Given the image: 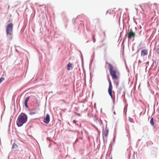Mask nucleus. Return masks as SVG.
I'll list each match as a JSON object with an SVG mask.
<instances>
[{"instance_id": "1", "label": "nucleus", "mask_w": 159, "mask_h": 159, "mask_svg": "<svg viewBox=\"0 0 159 159\" xmlns=\"http://www.w3.org/2000/svg\"><path fill=\"white\" fill-rule=\"evenodd\" d=\"M108 65L109 71L113 79H117L119 77L118 75V71L117 70L114 68L113 66L110 63L106 62Z\"/></svg>"}, {"instance_id": "8", "label": "nucleus", "mask_w": 159, "mask_h": 159, "mask_svg": "<svg viewBox=\"0 0 159 159\" xmlns=\"http://www.w3.org/2000/svg\"><path fill=\"white\" fill-rule=\"evenodd\" d=\"M103 130V135L105 137H107L108 134L109 130Z\"/></svg>"}, {"instance_id": "4", "label": "nucleus", "mask_w": 159, "mask_h": 159, "mask_svg": "<svg viewBox=\"0 0 159 159\" xmlns=\"http://www.w3.org/2000/svg\"><path fill=\"white\" fill-rule=\"evenodd\" d=\"M108 82L109 83V86L108 89V92L111 98L112 99L113 98L112 95V86L110 80H108Z\"/></svg>"}, {"instance_id": "2", "label": "nucleus", "mask_w": 159, "mask_h": 159, "mask_svg": "<svg viewBox=\"0 0 159 159\" xmlns=\"http://www.w3.org/2000/svg\"><path fill=\"white\" fill-rule=\"evenodd\" d=\"M27 117L24 113H21L18 117L16 121V124L18 127L21 126L27 121Z\"/></svg>"}, {"instance_id": "6", "label": "nucleus", "mask_w": 159, "mask_h": 159, "mask_svg": "<svg viewBox=\"0 0 159 159\" xmlns=\"http://www.w3.org/2000/svg\"><path fill=\"white\" fill-rule=\"evenodd\" d=\"M148 51L147 49L142 50L141 52V57L145 56L147 55Z\"/></svg>"}, {"instance_id": "21", "label": "nucleus", "mask_w": 159, "mask_h": 159, "mask_svg": "<svg viewBox=\"0 0 159 159\" xmlns=\"http://www.w3.org/2000/svg\"><path fill=\"white\" fill-rule=\"evenodd\" d=\"M73 122H74V123H75V120H74V121H73Z\"/></svg>"}, {"instance_id": "24", "label": "nucleus", "mask_w": 159, "mask_h": 159, "mask_svg": "<svg viewBox=\"0 0 159 159\" xmlns=\"http://www.w3.org/2000/svg\"><path fill=\"white\" fill-rule=\"evenodd\" d=\"M54 143L55 144H56V143L55 142H54Z\"/></svg>"}, {"instance_id": "9", "label": "nucleus", "mask_w": 159, "mask_h": 159, "mask_svg": "<svg viewBox=\"0 0 159 159\" xmlns=\"http://www.w3.org/2000/svg\"><path fill=\"white\" fill-rule=\"evenodd\" d=\"M150 122L151 124V125L152 126H154V119L153 118H151Z\"/></svg>"}, {"instance_id": "16", "label": "nucleus", "mask_w": 159, "mask_h": 159, "mask_svg": "<svg viewBox=\"0 0 159 159\" xmlns=\"http://www.w3.org/2000/svg\"><path fill=\"white\" fill-rule=\"evenodd\" d=\"M92 39H93V42L95 43V38L94 36H93Z\"/></svg>"}, {"instance_id": "19", "label": "nucleus", "mask_w": 159, "mask_h": 159, "mask_svg": "<svg viewBox=\"0 0 159 159\" xmlns=\"http://www.w3.org/2000/svg\"><path fill=\"white\" fill-rule=\"evenodd\" d=\"M12 37H11L10 38V40H11L12 39Z\"/></svg>"}, {"instance_id": "14", "label": "nucleus", "mask_w": 159, "mask_h": 159, "mask_svg": "<svg viewBox=\"0 0 159 159\" xmlns=\"http://www.w3.org/2000/svg\"><path fill=\"white\" fill-rule=\"evenodd\" d=\"M29 114L30 115H34V114H35L36 112H30L29 113Z\"/></svg>"}, {"instance_id": "5", "label": "nucleus", "mask_w": 159, "mask_h": 159, "mask_svg": "<svg viewBox=\"0 0 159 159\" xmlns=\"http://www.w3.org/2000/svg\"><path fill=\"white\" fill-rule=\"evenodd\" d=\"M135 36V34L133 32L132 30H130L128 32V39L130 40L132 38H134Z\"/></svg>"}, {"instance_id": "13", "label": "nucleus", "mask_w": 159, "mask_h": 159, "mask_svg": "<svg viewBox=\"0 0 159 159\" xmlns=\"http://www.w3.org/2000/svg\"><path fill=\"white\" fill-rule=\"evenodd\" d=\"M29 98H30L29 97H28L25 100V102H28L29 99Z\"/></svg>"}, {"instance_id": "10", "label": "nucleus", "mask_w": 159, "mask_h": 159, "mask_svg": "<svg viewBox=\"0 0 159 159\" xmlns=\"http://www.w3.org/2000/svg\"><path fill=\"white\" fill-rule=\"evenodd\" d=\"M18 148V146L15 143H14L12 147V149H16L17 148Z\"/></svg>"}, {"instance_id": "18", "label": "nucleus", "mask_w": 159, "mask_h": 159, "mask_svg": "<svg viewBox=\"0 0 159 159\" xmlns=\"http://www.w3.org/2000/svg\"><path fill=\"white\" fill-rule=\"evenodd\" d=\"M157 53H159V48H158L157 50Z\"/></svg>"}, {"instance_id": "25", "label": "nucleus", "mask_w": 159, "mask_h": 159, "mask_svg": "<svg viewBox=\"0 0 159 159\" xmlns=\"http://www.w3.org/2000/svg\"><path fill=\"white\" fill-rule=\"evenodd\" d=\"M110 159H112V158H111H111H110Z\"/></svg>"}, {"instance_id": "7", "label": "nucleus", "mask_w": 159, "mask_h": 159, "mask_svg": "<svg viewBox=\"0 0 159 159\" xmlns=\"http://www.w3.org/2000/svg\"><path fill=\"white\" fill-rule=\"evenodd\" d=\"M50 121V116L48 114H47L46 117L44 119L43 122L44 123L48 124V123Z\"/></svg>"}, {"instance_id": "17", "label": "nucleus", "mask_w": 159, "mask_h": 159, "mask_svg": "<svg viewBox=\"0 0 159 159\" xmlns=\"http://www.w3.org/2000/svg\"><path fill=\"white\" fill-rule=\"evenodd\" d=\"M25 107L27 108L28 107V106L27 105V102H25Z\"/></svg>"}, {"instance_id": "12", "label": "nucleus", "mask_w": 159, "mask_h": 159, "mask_svg": "<svg viewBox=\"0 0 159 159\" xmlns=\"http://www.w3.org/2000/svg\"><path fill=\"white\" fill-rule=\"evenodd\" d=\"M116 130H115V131H114V138H113V139L114 141H115V139H116Z\"/></svg>"}, {"instance_id": "20", "label": "nucleus", "mask_w": 159, "mask_h": 159, "mask_svg": "<svg viewBox=\"0 0 159 159\" xmlns=\"http://www.w3.org/2000/svg\"><path fill=\"white\" fill-rule=\"evenodd\" d=\"M51 146V144H50V145H49V146H48V147H50V146Z\"/></svg>"}, {"instance_id": "23", "label": "nucleus", "mask_w": 159, "mask_h": 159, "mask_svg": "<svg viewBox=\"0 0 159 159\" xmlns=\"http://www.w3.org/2000/svg\"><path fill=\"white\" fill-rule=\"evenodd\" d=\"M114 114H115V115L116 114V113H115V112H114Z\"/></svg>"}, {"instance_id": "11", "label": "nucleus", "mask_w": 159, "mask_h": 159, "mask_svg": "<svg viewBox=\"0 0 159 159\" xmlns=\"http://www.w3.org/2000/svg\"><path fill=\"white\" fill-rule=\"evenodd\" d=\"M72 67V65L71 63H69L67 65V69L68 70H69L70 69V67Z\"/></svg>"}, {"instance_id": "22", "label": "nucleus", "mask_w": 159, "mask_h": 159, "mask_svg": "<svg viewBox=\"0 0 159 159\" xmlns=\"http://www.w3.org/2000/svg\"><path fill=\"white\" fill-rule=\"evenodd\" d=\"M140 139H138V142L140 141Z\"/></svg>"}, {"instance_id": "15", "label": "nucleus", "mask_w": 159, "mask_h": 159, "mask_svg": "<svg viewBox=\"0 0 159 159\" xmlns=\"http://www.w3.org/2000/svg\"><path fill=\"white\" fill-rule=\"evenodd\" d=\"M114 83L116 84V86H118L119 84V82L118 81H114Z\"/></svg>"}, {"instance_id": "3", "label": "nucleus", "mask_w": 159, "mask_h": 159, "mask_svg": "<svg viewBox=\"0 0 159 159\" xmlns=\"http://www.w3.org/2000/svg\"><path fill=\"white\" fill-rule=\"evenodd\" d=\"M13 30V25L11 23L8 25L6 27V31L7 35H9L11 36L12 35Z\"/></svg>"}]
</instances>
